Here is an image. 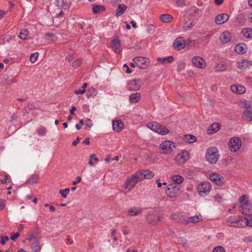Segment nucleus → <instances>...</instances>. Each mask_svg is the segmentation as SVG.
I'll list each match as a JSON object with an SVG mask.
<instances>
[{
  "label": "nucleus",
  "mask_w": 252,
  "mask_h": 252,
  "mask_svg": "<svg viewBox=\"0 0 252 252\" xmlns=\"http://www.w3.org/2000/svg\"><path fill=\"white\" fill-rule=\"evenodd\" d=\"M244 217L240 216L230 217L226 219L225 221L228 226L241 228L245 226Z\"/></svg>",
  "instance_id": "1"
},
{
  "label": "nucleus",
  "mask_w": 252,
  "mask_h": 252,
  "mask_svg": "<svg viewBox=\"0 0 252 252\" xmlns=\"http://www.w3.org/2000/svg\"><path fill=\"white\" fill-rule=\"evenodd\" d=\"M219 151L216 147H211L207 150L206 158L207 160L210 163H216L219 160Z\"/></svg>",
  "instance_id": "2"
},
{
  "label": "nucleus",
  "mask_w": 252,
  "mask_h": 252,
  "mask_svg": "<svg viewBox=\"0 0 252 252\" xmlns=\"http://www.w3.org/2000/svg\"><path fill=\"white\" fill-rule=\"evenodd\" d=\"M147 126L153 131L161 135H166L169 132L166 126L161 125L157 122L149 123L147 124Z\"/></svg>",
  "instance_id": "3"
},
{
  "label": "nucleus",
  "mask_w": 252,
  "mask_h": 252,
  "mask_svg": "<svg viewBox=\"0 0 252 252\" xmlns=\"http://www.w3.org/2000/svg\"><path fill=\"white\" fill-rule=\"evenodd\" d=\"M180 190L179 185H177L175 184H170L167 186L165 193L168 197L173 198L177 196L179 194Z\"/></svg>",
  "instance_id": "4"
},
{
  "label": "nucleus",
  "mask_w": 252,
  "mask_h": 252,
  "mask_svg": "<svg viewBox=\"0 0 252 252\" xmlns=\"http://www.w3.org/2000/svg\"><path fill=\"white\" fill-rule=\"evenodd\" d=\"M132 61L135 63L136 66L140 69H145L150 64L149 59L142 57L134 58Z\"/></svg>",
  "instance_id": "5"
},
{
  "label": "nucleus",
  "mask_w": 252,
  "mask_h": 252,
  "mask_svg": "<svg viewBox=\"0 0 252 252\" xmlns=\"http://www.w3.org/2000/svg\"><path fill=\"white\" fill-rule=\"evenodd\" d=\"M211 188V186L209 182H202L198 186L199 194L201 196L207 195L210 191Z\"/></svg>",
  "instance_id": "6"
},
{
  "label": "nucleus",
  "mask_w": 252,
  "mask_h": 252,
  "mask_svg": "<svg viewBox=\"0 0 252 252\" xmlns=\"http://www.w3.org/2000/svg\"><path fill=\"white\" fill-rule=\"evenodd\" d=\"M146 221L150 224H156L157 222L161 221V218L156 212L149 211L145 216Z\"/></svg>",
  "instance_id": "7"
},
{
  "label": "nucleus",
  "mask_w": 252,
  "mask_h": 252,
  "mask_svg": "<svg viewBox=\"0 0 252 252\" xmlns=\"http://www.w3.org/2000/svg\"><path fill=\"white\" fill-rule=\"evenodd\" d=\"M242 141L239 137H232L229 140V148L232 152H236L238 151L240 149Z\"/></svg>",
  "instance_id": "8"
},
{
  "label": "nucleus",
  "mask_w": 252,
  "mask_h": 252,
  "mask_svg": "<svg viewBox=\"0 0 252 252\" xmlns=\"http://www.w3.org/2000/svg\"><path fill=\"white\" fill-rule=\"evenodd\" d=\"M175 147V144L171 141H164L159 145L164 154L169 153L172 151V148Z\"/></svg>",
  "instance_id": "9"
},
{
  "label": "nucleus",
  "mask_w": 252,
  "mask_h": 252,
  "mask_svg": "<svg viewBox=\"0 0 252 252\" xmlns=\"http://www.w3.org/2000/svg\"><path fill=\"white\" fill-rule=\"evenodd\" d=\"M189 155L187 151H183L178 154L175 158V162L179 165H182L189 158Z\"/></svg>",
  "instance_id": "10"
},
{
  "label": "nucleus",
  "mask_w": 252,
  "mask_h": 252,
  "mask_svg": "<svg viewBox=\"0 0 252 252\" xmlns=\"http://www.w3.org/2000/svg\"><path fill=\"white\" fill-rule=\"evenodd\" d=\"M192 63L196 67L204 68L206 66L205 60L200 57L196 56L192 59Z\"/></svg>",
  "instance_id": "11"
},
{
  "label": "nucleus",
  "mask_w": 252,
  "mask_h": 252,
  "mask_svg": "<svg viewBox=\"0 0 252 252\" xmlns=\"http://www.w3.org/2000/svg\"><path fill=\"white\" fill-rule=\"evenodd\" d=\"M210 180L218 186H222L224 183V179L220 175L217 173L211 174L209 176Z\"/></svg>",
  "instance_id": "12"
},
{
  "label": "nucleus",
  "mask_w": 252,
  "mask_h": 252,
  "mask_svg": "<svg viewBox=\"0 0 252 252\" xmlns=\"http://www.w3.org/2000/svg\"><path fill=\"white\" fill-rule=\"evenodd\" d=\"M141 85V82L139 79L131 80L127 84V89L130 91H137L139 90Z\"/></svg>",
  "instance_id": "13"
},
{
  "label": "nucleus",
  "mask_w": 252,
  "mask_h": 252,
  "mask_svg": "<svg viewBox=\"0 0 252 252\" xmlns=\"http://www.w3.org/2000/svg\"><path fill=\"white\" fill-rule=\"evenodd\" d=\"M185 41L183 37H180L177 38L174 43L173 46L175 49L177 50H181L183 49L185 46Z\"/></svg>",
  "instance_id": "14"
},
{
  "label": "nucleus",
  "mask_w": 252,
  "mask_h": 252,
  "mask_svg": "<svg viewBox=\"0 0 252 252\" xmlns=\"http://www.w3.org/2000/svg\"><path fill=\"white\" fill-rule=\"evenodd\" d=\"M229 15L227 13H222L218 15L215 19V22L219 25L224 23L228 20Z\"/></svg>",
  "instance_id": "15"
},
{
  "label": "nucleus",
  "mask_w": 252,
  "mask_h": 252,
  "mask_svg": "<svg viewBox=\"0 0 252 252\" xmlns=\"http://www.w3.org/2000/svg\"><path fill=\"white\" fill-rule=\"evenodd\" d=\"M142 211V209L139 207H133L128 209L127 212V216L129 217H134L140 214Z\"/></svg>",
  "instance_id": "16"
},
{
  "label": "nucleus",
  "mask_w": 252,
  "mask_h": 252,
  "mask_svg": "<svg viewBox=\"0 0 252 252\" xmlns=\"http://www.w3.org/2000/svg\"><path fill=\"white\" fill-rule=\"evenodd\" d=\"M252 65V62L248 60H243L237 63V67L241 69H246Z\"/></svg>",
  "instance_id": "17"
},
{
  "label": "nucleus",
  "mask_w": 252,
  "mask_h": 252,
  "mask_svg": "<svg viewBox=\"0 0 252 252\" xmlns=\"http://www.w3.org/2000/svg\"><path fill=\"white\" fill-rule=\"evenodd\" d=\"M230 89L232 92L237 94H243L246 91V88L241 85H233L230 87Z\"/></svg>",
  "instance_id": "18"
},
{
  "label": "nucleus",
  "mask_w": 252,
  "mask_h": 252,
  "mask_svg": "<svg viewBox=\"0 0 252 252\" xmlns=\"http://www.w3.org/2000/svg\"><path fill=\"white\" fill-rule=\"evenodd\" d=\"M231 34L230 32L225 31L223 32L220 35V39L223 43H226L230 40Z\"/></svg>",
  "instance_id": "19"
},
{
  "label": "nucleus",
  "mask_w": 252,
  "mask_h": 252,
  "mask_svg": "<svg viewBox=\"0 0 252 252\" xmlns=\"http://www.w3.org/2000/svg\"><path fill=\"white\" fill-rule=\"evenodd\" d=\"M136 184L131 180V178H128L126 180L124 184V187L126 192L130 191L132 189L135 187Z\"/></svg>",
  "instance_id": "20"
},
{
  "label": "nucleus",
  "mask_w": 252,
  "mask_h": 252,
  "mask_svg": "<svg viewBox=\"0 0 252 252\" xmlns=\"http://www.w3.org/2000/svg\"><path fill=\"white\" fill-rule=\"evenodd\" d=\"M113 129L116 132L120 131L124 127V124L121 120L113 121Z\"/></svg>",
  "instance_id": "21"
},
{
  "label": "nucleus",
  "mask_w": 252,
  "mask_h": 252,
  "mask_svg": "<svg viewBox=\"0 0 252 252\" xmlns=\"http://www.w3.org/2000/svg\"><path fill=\"white\" fill-rule=\"evenodd\" d=\"M111 46L113 48L116 53L120 54L121 52L120 49V42L118 39H113L111 42Z\"/></svg>",
  "instance_id": "22"
},
{
  "label": "nucleus",
  "mask_w": 252,
  "mask_h": 252,
  "mask_svg": "<svg viewBox=\"0 0 252 252\" xmlns=\"http://www.w3.org/2000/svg\"><path fill=\"white\" fill-rule=\"evenodd\" d=\"M242 213L245 215H252V204L248 203L241 207Z\"/></svg>",
  "instance_id": "23"
},
{
  "label": "nucleus",
  "mask_w": 252,
  "mask_h": 252,
  "mask_svg": "<svg viewBox=\"0 0 252 252\" xmlns=\"http://www.w3.org/2000/svg\"><path fill=\"white\" fill-rule=\"evenodd\" d=\"M235 50L239 54H244L247 51L246 45L244 43L238 44L235 47Z\"/></svg>",
  "instance_id": "24"
},
{
  "label": "nucleus",
  "mask_w": 252,
  "mask_h": 252,
  "mask_svg": "<svg viewBox=\"0 0 252 252\" xmlns=\"http://www.w3.org/2000/svg\"><path fill=\"white\" fill-rule=\"evenodd\" d=\"M202 220V218L201 216L196 215L192 217H188L186 220L187 223H196Z\"/></svg>",
  "instance_id": "25"
},
{
  "label": "nucleus",
  "mask_w": 252,
  "mask_h": 252,
  "mask_svg": "<svg viewBox=\"0 0 252 252\" xmlns=\"http://www.w3.org/2000/svg\"><path fill=\"white\" fill-rule=\"evenodd\" d=\"M127 7L125 4H119L116 11V16L119 17L122 15L127 9Z\"/></svg>",
  "instance_id": "26"
},
{
  "label": "nucleus",
  "mask_w": 252,
  "mask_h": 252,
  "mask_svg": "<svg viewBox=\"0 0 252 252\" xmlns=\"http://www.w3.org/2000/svg\"><path fill=\"white\" fill-rule=\"evenodd\" d=\"M159 19L163 23H169L172 21L173 17L169 14H163L160 16Z\"/></svg>",
  "instance_id": "27"
},
{
  "label": "nucleus",
  "mask_w": 252,
  "mask_h": 252,
  "mask_svg": "<svg viewBox=\"0 0 252 252\" xmlns=\"http://www.w3.org/2000/svg\"><path fill=\"white\" fill-rule=\"evenodd\" d=\"M141 97V94L139 93L132 94L129 96V101L130 103H135L139 101Z\"/></svg>",
  "instance_id": "28"
},
{
  "label": "nucleus",
  "mask_w": 252,
  "mask_h": 252,
  "mask_svg": "<svg viewBox=\"0 0 252 252\" xmlns=\"http://www.w3.org/2000/svg\"><path fill=\"white\" fill-rule=\"evenodd\" d=\"M140 172L142 173L143 180L144 179H151L154 176V173L149 170H143L142 171H140Z\"/></svg>",
  "instance_id": "29"
},
{
  "label": "nucleus",
  "mask_w": 252,
  "mask_h": 252,
  "mask_svg": "<svg viewBox=\"0 0 252 252\" xmlns=\"http://www.w3.org/2000/svg\"><path fill=\"white\" fill-rule=\"evenodd\" d=\"M241 33L243 36L248 38H252V29L250 28H244L242 30Z\"/></svg>",
  "instance_id": "30"
},
{
  "label": "nucleus",
  "mask_w": 252,
  "mask_h": 252,
  "mask_svg": "<svg viewBox=\"0 0 252 252\" xmlns=\"http://www.w3.org/2000/svg\"><path fill=\"white\" fill-rule=\"evenodd\" d=\"M131 180L136 184L143 180L142 173L140 171L136 172L131 177Z\"/></svg>",
  "instance_id": "31"
},
{
  "label": "nucleus",
  "mask_w": 252,
  "mask_h": 252,
  "mask_svg": "<svg viewBox=\"0 0 252 252\" xmlns=\"http://www.w3.org/2000/svg\"><path fill=\"white\" fill-rule=\"evenodd\" d=\"M31 248L32 252H38L40 251L41 248L39 245V240L36 239L31 244Z\"/></svg>",
  "instance_id": "32"
},
{
  "label": "nucleus",
  "mask_w": 252,
  "mask_h": 252,
  "mask_svg": "<svg viewBox=\"0 0 252 252\" xmlns=\"http://www.w3.org/2000/svg\"><path fill=\"white\" fill-rule=\"evenodd\" d=\"M217 71L222 72L225 70L227 68V64L224 62H220L216 64Z\"/></svg>",
  "instance_id": "33"
},
{
  "label": "nucleus",
  "mask_w": 252,
  "mask_h": 252,
  "mask_svg": "<svg viewBox=\"0 0 252 252\" xmlns=\"http://www.w3.org/2000/svg\"><path fill=\"white\" fill-rule=\"evenodd\" d=\"M184 141L188 142L189 143H193L196 141V137L192 134H186L184 136Z\"/></svg>",
  "instance_id": "34"
},
{
  "label": "nucleus",
  "mask_w": 252,
  "mask_h": 252,
  "mask_svg": "<svg viewBox=\"0 0 252 252\" xmlns=\"http://www.w3.org/2000/svg\"><path fill=\"white\" fill-rule=\"evenodd\" d=\"M220 129V125L218 123H214L212 124L210 128L208 129V133H213L217 132Z\"/></svg>",
  "instance_id": "35"
},
{
  "label": "nucleus",
  "mask_w": 252,
  "mask_h": 252,
  "mask_svg": "<svg viewBox=\"0 0 252 252\" xmlns=\"http://www.w3.org/2000/svg\"><path fill=\"white\" fill-rule=\"evenodd\" d=\"M172 181L177 185H179L183 181V178L180 175H174L171 177Z\"/></svg>",
  "instance_id": "36"
},
{
  "label": "nucleus",
  "mask_w": 252,
  "mask_h": 252,
  "mask_svg": "<svg viewBox=\"0 0 252 252\" xmlns=\"http://www.w3.org/2000/svg\"><path fill=\"white\" fill-rule=\"evenodd\" d=\"M39 176L38 175H32L27 181V183L30 185H33L37 183L39 180Z\"/></svg>",
  "instance_id": "37"
},
{
  "label": "nucleus",
  "mask_w": 252,
  "mask_h": 252,
  "mask_svg": "<svg viewBox=\"0 0 252 252\" xmlns=\"http://www.w3.org/2000/svg\"><path fill=\"white\" fill-rule=\"evenodd\" d=\"M174 58L173 56H170L167 57L158 58V61L162 63H171L173 61Z\"/></svg>",
  "instance_id": "38"
},
{
  "label": "nucleus",
  "mask_w": 252,
  "mask_h": 252,
  "mask_svg": "<svg viewBox=\"0 0 252 252\" xmlns=\"http://www.w3.org/2000/svg\"><path fill=\"white\" fill-rule=\"evenodd\" d=\"M105 10V7L102 5H94L92 11L94 13L99 14Z\"/></svg>",
  "instance_id": "39"
},
{
  "label": "nucleus",
  "mask_w": 252,
  "mask_h": 252,
  "mask_svg": "<svg viewBox=\"0 0 252 252\" xmlns=\"http://www.w3.org/2000/svg\"><path fill=\"white\" fill-rule=\"evenodd\" d=\"M249 197L247 195H243L239 198V202L241 204V207L244 206L245 204L249 203Z\"/></svg>",
  "instance_id": "40"
},
{
  "label": "nucleus",
  "mask_w": 252,
  "mask_h": 252,
  "mask_svg": "<svg viewBox=\"0 0 252 252\" xmlns=\"http://www.w3.org/2000/svg\"><path fill=\"white\" fill-rule=\"evenodd\" d=\"M242 117L245 119H249L252 117V109L246 110L243 113Z\"/></svg>",
  "instance_id": "41"
},
{
  "label": "nucleus",
  "mask_w": 252,
  "mask_h": 252,
  "mask_svg": "<svg viewBox=\"0 0 252 252\" xmlns=\"http://www.w3.org/2000/svg\"><path fill=\"white\" fill-rule=\"evenodd\" d=\"M29 32L27 29L22 30L19 35L20 38L22 39H26L27 37Z\"/></svg>",
  "instance_id": "42"
},
{
  "label": "nucleus",
  "mask_w": 252,
  "mask_h": 252,
  "mask_svg": "<svg viewBox=\"0 0 252 252\" xmlns=\"http://www.w3.org/2000/svg\"><path fill=\"white\" fill-rule=\"evenodd\" d=\"M190 12L194 17L198 16L200 14V10L195 6L191 7L190 8Z\"/></svg>",
  "instance_id": "43"
},
{
  "label": "nucleus",
  "mask_w": 252,
  "mask_h": 252,
  "mask_svg": "<svg viewBox=\"0 0 252 252\" xmlns=\"http://www.w3.org/2000/svg\"><path fill=\"white\" fill-rule=\"evenodd\" d=\"M194 25V24L193 22L187 21L184 23V28L185 30H189L192 29Z\"/></svg>",
  "instance_id": "44"
},
{
  "label": "nucleus",
  "mask_w": 252,
  "mask_h": 252,
  "mask_svg": "<svg viewBox=\"0 0 252 252\" xmlns=\"http://www.w3.org/2000/svg\"><path fill=\"white\" fill-rule=\"evenodd\" d=\"M97 94V92L96 90L94 89V88H91L89 89L88 92L87 93L88 96H94Z\"/></svg>",
  "instance_id": "45"
},
{
  "label": "nucleus",
  "mask_w": 252,
  "mask_h": 252,
  "mask_svg": "<svg viewBox=\"0 0 252 252\" xmlns=\"http://www.w3.org/2000/svg\"><path fill=\"white\" fill-rule=\"evenodd\" d=\"M177 242L179 244L182 245L184 247L187 246L188 244L187 239L182 237H180L178 238Z\"/></svg>",
  "instance_id": "46"
},
{
  "label": "nucleus",
  "mask_w": 252,
  "mask_h": 252,
  "mask_svg": "<svg viewBox=\"0 0 252 252\" xmlns=\"http://www.w3.org/2000/svg\"><path fill=\"white\" fill-rule=\"evenodd\" d=\"M69 189L66 188L64 189H60L59 190V193L62 196V197L63 198H66L67 197V194L69 193Z\"/></svg>",
  "instance_id": "47"
},
{
  "label": "nucleus",
  "mask_w": 252,
  "mask_h": 252,
  "mask_svg": "<svg viewBox=\"0 0 252 252\" xmlns=\"http://www.w3.org/2000/svg\"><path fill=\"white\" fill-rule=\"evenodd\" d=\"M38 53L37 52L32 53L30 56V61L32 63H34L38 58Z\"/></svg>",
  "instance_id": "48"
},
{
  "label": "nucleus",
  "mask_w": 252,
  "mask_h": 252,
  "mask_svg": "<svg viewBox=\"0 0 252 252\" xmlns=\"http://www.w3.org/2000/svg\"><path fill=\"white\" fill-rule=\"evenodd\" d=\"M180 216L179 214H173L171 215L170 217L172 220L179 222H180Z\"/></svg>",
  "instance_id": "49"
},
{
  "label": "nucleus",
  "mask_w": 252,
  "mask_h": 252,
  "mask_svg": "<svg viewBox=\"0 0 252 252\" xmlns=\"http://www.w3.org/2000/svg\"><path fill=\"white\" fill-rule=\"evenodd\" d=\"M64 16V13L63 11H61L57 16H55L53 21L54 23H60L61 22V20L60 21H58L57 19L59 18V17H61L62 18L63 16Z\"/></svg>",
  "instance_id": "50"
},
{
  "label": "nucleus",
  "mask_w": 252,
  "mask_h": 252,
  "mask_svg": "<svg viewBox=\"0 0 252 252\" xmlns=\"http://www.w3.org/2000/svg\"><path fill=\"white\" fill-rule=\"evenodd\" d=\"M243 219L244 220V223H245V225L252 227V218L250 220H249L246 217H244Z\"/></svg>",
  "instance_id": "51"
},
{
  "label": "nucleus",
  "mask_w": 252,
  "mask_h": 252,
  "mask_svg": "<svg viewBox=\"0 0 252 252\" xmlns=\"http://www.w3.org/2000/svg\"><path fill=\"white\" fill-rule=\"evenodd\" d=\"M213 252H225V250L223 247L219 246L214 248Z\"/></svg>",
  "instance_id": "52"
},
{
  "label": "nucleus",
  "mask_w": 252,
  "mask_h": 252,
  "mask_svg": "<svg viewBox=\"0 0 252 252\" xmlns=\"http://www.w3.org/2000/svg\"><path fill=\"white\" fill-rule=\"evenodd\" d=\"M177 6L178 7H183L185 4V0H175Z\"/></svg>",
  "instance_id": "53"
},
{
  "label": "nucleus",
  "mask_w": 252,
  "mask_h": 252,
  "mask_svg": "<svg viewBox=\"0 0 252 252\" xmlns=\"http://www.w3.org/2000/svg\"><path fill=\"white\" fill-rule=\"evenodd\" d=\"M241 106L245 108L246 110L251 109V105L246 100L242 102Z\"/></svg>",
  "instance_id": "54"
},
{
  "label": "nucleus",
  "mask_w": 252,
  "mask_h": 252,
  "mask_svg": "<svg viewBox=\"0 0 252 252\" xmlns=\"http://www.w3.org/2000/svg\"><path fill=\"white\" fill-rule=\"evenodd\" d=\"M0 238H1L0 244L2 245H4L6 243V242L8 241V240H9L8 237L6 236H1Z\"/></svg>",
  "instance_id": "55"
},
{
  "label": "nucleus",
  "mask_w": 252,
  "mask_h": 252,
  "mask_svg": "<svg viewBox=\"0 0 252 252\" xmlns=\"http://www.w3.org/2000/svg\"><path fill=\"white\" fill-rule=\"evenodd\" d=\"M20 233L18 232L17 233H11V236L10 237V239L13 240L15 241L16 238H17L20 236Z\"/></svg>",
  "instance_id": "56"
},
{
  "label": "nucleus",
  "mask_w": 252,
  "mask_h": 252,
  "mask_svg": "<svg viewBox=\"0 0 252 252\" xmlns=\"http://www.w3.org/2000/svg\"><path fill=\"white\" fill-rule=\"evenodd\" d=\"M81 60H76L72 63V66L73 67H77L80 65L81 64Z\"/></svg>",
  "instance_id": "57"
},
{
  "label": "nucleus",
  "mask_w": 252,
  "mask_h": 252,
  "mask_svg": "<svg viewBox=\"0 0 252 252\" xmlns=\"http://www.w3.org/2000/svg\"><path fill=\"white\" fill-rule=\"evenodd\" d=\"M81 180H82V178H81V177L80 176L77 177L76 181L73 182H72V185H74V186L76 185L78 183H80L81 181Z\"/></svg>",
  "instance_id": "58"
},
{
  "label": "nucleus",
  "mask_w": 252,
  "mask_h": 252,
  "mask_svg": "<svg viewBox=\"0 0 252 252\" xmlns=\"http://www.w3.org/2000/svg\"><path fill=\"white\" fill-rule=\"evenodd\" d=\"M38 133L39 135H43L45 133V128L44 127H42L38 129Z\"/></svg>",
  "instance_id": "59"
},
{
  "label": "nucleus",
  "mask_w": 252,
  "mask_h": 252,
  "mask_svg": "<svg viewBox=\"0 0 252 252\" xmlns=\"http://www.w3.org/2000/svg\"><path fill=\"white\" fill-rule=\"evenodd\" d=\"M85 92H86V90L85 89L78 90H75V92H74V93L75 94H82L85 93Z\"/></svg>",
  "instance_id": "60"
},
{
  "label": "nucleus",
  "mask_w": 252,
  "mask_h": 252,
  "mask_svg": "<svg viewBox=\"0 0 252 252\" xmlns=\"http://www.w3.org/2000/svg\"><path fill=\"white\" fill-rule=\"evenodd\" d=\"M5 207V205L3 203V200L2 199L0 200V210H3Z\"/></svg>",
  "instance_id": "61"
},
{
  "label": "nucleus",
  "mask_w": 252,
  "mask_h": 252,
  "mask_svg": "<svg viewBox=\"0 0 252 252\" xmlns=\"http://www.w3.org/2000/svg\"><path fill=\"white\" fill-rule=\"evenodd\" d=\"M222 198V196L221 195H220V194H217L215 196V199L216 200L219 201V202H220L221 199Z\"/></svg>",
  "instance_id": "62"
},
{
  "label": "nucleus",
  "mask_w": 252,
  "mask_h": 252,
  "mask_svg": "<svg viewBox=\"0 0 252 252\" xmlns=\"http://www.w3.org/2000/svg\"><path fill=\"white\" fill-rule=\"evenodd\" d=\"M64 0H61V2L63 3L61 5V7H63L64 9H66L68 8V5L65 3L63 2Z\"/></svg>",
  "instance_id": "63"
},
{
  "label": "nucleus",
  "mask_w": 252,
  "mask_h": 252,
  "mask_svg": "<svg viewBox=\"0 0 252 252\" xmlns=\"http://www.w3.org/2000/svg\"><path fill=\"white\" fill-rule=\"evenodd\" d=\"M90 158L91 159H94L96 162L98 161V158L96 157V155L95 154L91 155Z\"/></svg>",
  "instance_id": "64"
}]
</instances>
